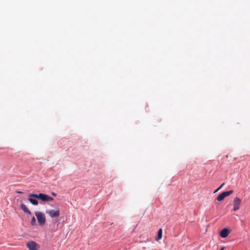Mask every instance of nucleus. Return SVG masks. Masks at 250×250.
Listing matches in <instances>:
<instances>
[{"instance_id":"nucleus-1","label":"nucleus","mask_w":250,"mask_h":250,"mask_svg":"<svg viewBox=\"0 0 250 250\" xmlns=\"http://www.w3.org/2000/svg\"><path fill=\"white\" fill-rule=\"evenodd\" d=\"M28 196L29 197H34V198H37L40 199L41 200L44 202H48L52 201L54 200V199L50 197L47 194H43V193H39V194H30Z\"/></svg>"},{"instance_id":"nucleus-2","label":"nucleus","mask_w":250,"mask_h":250,"mask_svg":"<svg viewBox=\"0 0 250 250\" xmlns=\"http://www.w3.org/2000/svg\"><path fill=\"white\" fill-rule=\"evenodd\" d=\"M35 215L40 225L43 226L46 222L45 215L42 212L37 211L35 212Z\"/></svg>"},{"instance_id":"nucleus-3","label":"nucleus","mask_w":250,"mask_h":250,"mask_svg":"<svg viewBox=\"0 0 250 250\" xmlns=\"http://www.w3.org/2000/svg\"><path fill=\"white\" fill-rule=\"evenodd\" d=\"M233 192V191L232 190H229L228 191L223 192L218 195V196L217 197V200L218 201H222L224 199V198L226 197L231 195Z\"/></svg>"},{"instance_id":"nucleus-4","label":"nucleus","mask_w":250,"mask_h":250,"mask_svg":"<svg viewBox=\"0 0 250 250\" xmlns=\"http://www.w3.org/2000/svg\"><path fill=\"white\" fill-rule=\"evenodd\" d=\"M26 246L29 250H38L39 248V245L33 241L28 242Z\"/></svg>"},{"instance_id":"nucleus-5","label":"nucleus","mask_w":250,"mask_h":250,"mask_svg":"<svg viewBox=\"0 0 250 250\" xmlns=\"http://www.w3.org/2000/svg\"><path fill=\"white\" fill-rule=\"evenodd\" d=\"M242 202V200L238 197H235L233 200V210L234 211L237 210L240 208V204Z\"/></svg>"},{"instance_id":"nucleus-6","label":"nucleus","mask_w":250,"mask_h":250,"mask_svg":"<svg viewBox=\"0 0 250 250\" xmlns=\"http://www.w3.org/2000/svg\"><path fill=\"white\" fill-rule=\"evenodd\" d=\"M51 218L58 217L60 216V211L59 210H50L46 211Z\"/></svg>"},{"instance_id":"nucleus-7","label":"nucleus","mask_w":250,"mask_h":250,"mask_svg":"<svg viewBox=\"0 0 250 250\" xmlns=\"http://www.w3.org/2000/svg\"><path fill=\"white\" fill-rule=\"evenodd\" d=\"M229 234V229L227 228L223 229L220 232V235L222 238L227 237Z\"/></svg>"},{"instance_id":"nucleus-8","label":"nucleus","mask_w":250,"mask_h":250,"mask_svg":"<svg viewBox=\"0 0 250 250\" xmlns=\"http://www.w3.org/2000/svg\"><path fill=\"white\" fill-rule=\"evenodd\" d=\"M20 208L21 209H22V210L24 212H25L28 214H30V215L31 214V211L29 210V209L27 208V207L24 204H21L20 206Z\"/></svg>"},{"instance_id":"nucleus-9","label":"nucleus","mask_w":250,"mask_h":250,"mask_svg":"<svg viewBox=\"0 0 250 250\" xmlns=\"http://www.w3.org/2000/svg\"><path fill=\"white\" fill-rule=\"evenodd\" d=\"M33 198L34 197H30L29 199V202L33 205H38L39 204L38 201L37 200L33 199Z\"/></svg>"},{"instance_id":"nucleus-10","label":"nucleus","mask_w":250,"mask_h":250,"mask_svg":"<svg viewBox=\"0 0 250 250\" xmlns=\"http://www.w3.org/2000/svg\"><path fill=\"white\" fill-rule=\"evenodd\" d=\"M162 229H160L158 232V236L157 238L156 239L157 241H158L162 239Z\"/></svg>"},{"instance_id":"nucleus-11","label":"nucleus","mask_w":250,"mask_h":250,"mask_svg":"<svg viewBox=\"0 0 250 250\" xmlns=\"http://www.w3.org/2000/svg\"><path fill=\"white\" fill-rule=\"evenodd\" d=\"M36 221L35 218V217H33L31 219V224L32 226H35L36 225Z\"/></svg>"},{"instance_id":"nucleus-12","label":"nucleus","mask_w":250,"mask_h":250,"mask_svg":"<svg viewBox=\"0 0 250 250\" xmlns=\"http://www.w3.org/2000/svg\"><path fill=\"white\" fill-rule=\"evenodd\" d=\"M224 185V183H223V184L220 186V187H219V188L217 189V190H216V191H217V190H219L220 188H221L223 186V185Z\"/></svg>"},{"instance_id":"nucleus-13","label":"nucleus","mask_w":250,"mask_h":250,"mask_svg":"<svg viewBox=\"0 0 250 250\" xmlns=\"http://www.w3.org/2000/svg\"><path fill=\"white\" fill-rule=\"evenodd\" d=\"M51 194H52V195L54 196H56V195H57V194H56L55 193H54V192H52V193H51Z\"/></svg>"},{"instance_id":"nucleus-14","label":"nucleus","mask_w":250,"mask_h":250,"mask_svg":"<svg viewBox=\"0 0 250 250\" xmlns=\"http://www.w3.org/2000/svg\"><path fill=\"white\" fill-rule=\"evenodd\" d=\"M225 247H222L220 250H224Z\"/></svg>"}]
</instances>
